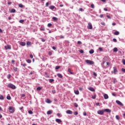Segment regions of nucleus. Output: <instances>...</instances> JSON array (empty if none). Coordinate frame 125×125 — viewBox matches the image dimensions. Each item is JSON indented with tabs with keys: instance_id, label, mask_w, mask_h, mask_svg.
I'll return each instance as SVG.
<instances>
[{
	"instance_id": "obj_49",
	"label": "nucleus",
	"mask_w": 125,
	"mask_h": 125,
	"mask_svg": "<svg viewBox=\"0 0 125 125\" xmlns=\"http://www.w3.org/2000/svg\"><path fill=\"white\" fill-rule=\"evenodd\" d=\"M116 119H117V120H120V118L119 117L118 115L116 116Z\"/></svg>"
},
{
	"instance_id": "obj_45",
	"label": "nucleus",
	"mask_w": 125,
	"mask_h": 125,
	"mask_svg": "<svg viewBox=\"0 0 125 125\" xmlns=\"http://www.w3.org/2000/svg\"><path fill=\"white\" fill-rule=\"evenodd\" d=\"M91 8H94V4H91Z\"/></svg>"
},
{
	"instance_id": "obj_41",
	"label": "nucleus",
	"mask_w": 125,
	"mask_h": 125,
	"mask_svg": "<svg viewBox=\"0 0 125 125\" xmlns=\"http://www.w3.org/2000/svg\"><path fill=\"white\" fill-rule=\"evenodd\" d=\"M21 97H25V96H26V95L24 94H22L21 95Z\"/></svg>"
},
{
	"instance_id": "obj_53",
	"label": "nucleus",
	"mask_w": 125,
	"mask_h": 125,
	"mask_svg": "<svg viewBox=\"0 0 125 125\" xmlns=\"http://www.w3.org/2000/svg\"><path fill=\"white\" fill-rule=\"evenodd\" d=\"M122 62H123V63L124 64V65H125V60H122Z\"/></svg>"
},
{
	"instance_id": "obj_30",
	"label": "nucleus",
	"mask_w": 125,
	"mask_h": 125,
	"mask_svg": "<svg viewBox=\"0 0 125 125\" xmlns=\"http://www.w3.org/2000/svg\"><path fill=\"white\" fill-rule=\"evenodd\" d=\"M19 7H21V8H23V6L22 4H19Z\"/></svg>"
},
{
	"instance_id": "obj_12",
	"label": "nucleus",
	"mask_w": 125,
	"mask_h": 125,
	"mask_svg": "<svg viewBox=\"0 0 125 125\" xmlns=\"http://www.w3.org/2000/svg\"><path fill=\"white\" fill-rule=\"evenodd\" d=\"M66 113V114H69L70 115H72V114H73V112L70 110H67Z\"/></svg>"
},
{
	"instance_id": "obj_54",
	"label": "nucleus",
	"mask_w": 125,
	"mask_h": 125,
	"mask_svg": "<svg viewBox=\"0 0 125 125\" xmlns=\"http://www.w3.org/2000/svg\"><path fill=\"white\" fill-rule=\"evenodd\" d=\"M99 49L100 51H102V50H103V49H102V48H101V47H99Z\"/></svg>"
},
{
	"instance_id": "obj_11",
	"label": "nucleus",
	"mask_w": 125,
	"mask_h": 125,
	"mask_svg": "<svg viewBox=\"0 0 125 125\" xmlns=\"http://www.w3.org/2000/svg\"><path fill=\"white\" fill-rule=\"evenodd\" d=\"M20 44L22 46H25V45H26V43L25 42H21L20 43Z\"/></svg>"
},
{
	"instance_id": "obj_32",
	"label": "nucleus",
	"mask_w": 125,
	"mask_h": 125,
	"mask_svg": "<svg viewBox=\"0 0 125 125\" xmlns=\"http://www.w3.org/2000/svg\"><path fill=\"white\" fill-rule=\"evenodd\" d=\"M49 83H53V82H54V79H49Z\"/></svg>"
},
{
	"instance_id": "obj_9",
	"label": "nucleus",
	"mask_w": 125,
	"mask_h": 125,
	"mask_svg": "<svg viewBox=\"0 0 125 125\" xmlns=\"http://www.w3.org/2000/svg\"><path fill=\"white\" fill-rule=\"evenodd\" d=\"M56 122L58 124H61V123H62V121L59 119H56Z\"/></svg>"
},
{
	"instance_id": "obj_31",
	"label": "nucleus",
	"mask_w": 125,
	"mask_h": 125,
	"mask_svg": "<svg viewBox=\"0 0 125 125\" xmlns=\"http://www.w3.org/2000/svg\"><path fill=\"white\" fill-rule=\"evenodd\" d=\"M26 45H27V46L30 45H31V42H26Z\"/></svg>"
},
{
	"instance_id": "obj_20",
	"label": "nucleus",
	"mask_w": 125,
	"mask_h": 125,
	"mask_svg": "<svg viewBox=\"0 0 125 125\" xmlns=\"http://www.w3.org/2000/svg\"><path fill=\"white\" fill-rule=\"evenodd\" d=\"M74 93H75V94H77L78 95L80 94V92L79 91V90H74Z\"/></svg>"
},
{
	"instance_id": "obj_23",
	"label": "nucleus",
	"mask_w": 125,
	"mask_h": 125,
	"mask_svg": "<svg viewBox=\"0 0 125 125\" xmlns=\"http://www.w3.org/2000/svg\"><path fill=\"white\" fill-rule=\"evenodd\" d=\"M44 74L45 78H49V75H48L47 72H45Z\"/></svg>"
},
{
	"instance_id": "obj_56",
	"label": "nucleus",
	"mask_w": 125,
	"mask_h": 125,
	"mask_svg": "<svg viewBox=\"0 0 125 125\" xmlns=\"http://www.w3.org/2000/svg\"><path fill=\"white\" fill-rule=\"evenodd\" d=\"M49 5V3L48 2L46 3V6H48Z\"/></svg>"
},
{
	"instance_id": "obj_60",
	"label": "nucleus",
	"mask_w": 125,
	"mask_h": 125,
	"mask_svg": "<svg viewBox=\"0 0 125 125\" xmlns=\"http://www.w3.org/2000/svg\"><path fill=\"white\" fill-rule=\"evenodd\" d=\"M41 31H44L45 30V29L44 28H41Z\"/></svg>"
},
{
	"instance_id": "obj_16",
	"label": "nucleus",
	"mask_w": 125,
	"mask_h": 125,
	"mask_svg": "<svg viewBox=\"0 0 125 125\" xmlns=\"http://www.w3.org/2000/svg\"><path fill=\"white\" fill-rule=\"evenodd\" d=\"M104 111V112H107V113H111V110L109 109H105Z\"/></svg>"
},
{
	"instance_id": "obj_63",
	"label": "nucleus",
	"mask_w": 125,
	"mask_h": 125,
	"mask_svg": "<svg viewBox=\"0 0 125 125\" xmlns=\"http://www.w3.org/2000/svg\"><path fill=\"white\" fill-rule=\"evenodd\" d=\"M57 116H58V117H60V116H61V114H60V113H57Z\"/></svg>"
},
{
	"instance_id": "obj_42",
	"label": "nucleus",
	"mask_w": 125,
	"mask_h": 125,
	"mask_svg": "<svg viewBox=\"0 0 125 125\" xmlns=\"http://www.w3.org/2000/svg\"><path fill=\"white\" fill-rule=\"evenodd\" d=\"M28 113L30 114H33V111L32 110H29Z\"/></svg>"
},
{
	"instance_id": "obj_29",
	"label": "nucleus",
	"mask_w": 125,
	"mask_h": 125,
	"mask_svg": "<svg viewBox=\"0 0 125 125\" xmlns=\"http://www.w3.org/2000/svg\"><path fill=\"white\" fill-rule=\"evenodd\" d=\"M6 98H7V99H8V100H11V97H10V96H7Z\"/></svg>"
},
{
	"instance_id": "obj_58",
	"label": "nucleus",
	"mask_w": 125,
	"mask_h": 125,
	"mask_svg": "<svg viewBox=\"0 0 125 125\" xmlns=\"http://www.w3.org/2000/svg\"><path fill=\"white\" fill-rule=\"evenodd\" d=\"M22 66H23V67H26V66H27V64H26V63H23V64H22Z\"/></svg>"
},
{
	"instance_id": "obj_8",
	"label": "nucleus",
	"mask_w": 125,
	"mask_h": 125,
	"mask_svg": "<svg viewBox=\"0 0 125 125\" xmlns=\"http://www.w3.org/2000/svg\"><path fill=\"white\" fill-rule=\"evenodd\" d=\"M118 72V69H117V67H113V73L115 75H116V73Z\"/></svg>"
},
{
	"instance_id": "obj_52",
	"label": "nucleus",
	"mask_w": 125,
	"mask_h": 125,
	"mask_svg": "<svg viewBox=\"0 0 125 125\" xmlns=\"http://www.w3.org/2000/svg\"><path fill=\"white\" fill-rule=\"evenodd\" d=\"M77 43H78V44H82V42H81V41H78V42H77Z\"/></svg>"
},
{
	"instance_id": "obj_35",
	"label": "nucleus",
	"mask_w": 125,
	"mask_h": 125,
	"mask_svg": "<svg viewBox=\"0 0 125 125\" xmlns=\"http://www.w3.org/2000/svg\"><path fill=\"white\" fill-rule=\"evenodd\" d=\"M56 70H58L59 69H60V66H56L55 67Z\"/></svg>"
},
{
	"instance_id": "obj_44",
	"label": "nucleus",
	"mask_w": 125,
	"mask_h": 125,
	"mask_svg": "<svg viewBox=\"0 0 125 125\" xmlns=\"http://www.w3.org/2000/svg\"><path fill=\"white\" fill-rule=\"evenodd\" d=\"M11 77V75L10 74H9L7 75V79H10Z\"/></svg>"
},
{
	"instance_id": "obj_36",
	"label": "nucleus",
	"mask_w": 125,
	"mask_h": 125,
	"mask_svg": "<svg viewBox=\"0 0 125 125\" xmlns=\"http://www.w3.org/2000/svg\"><path fill=\"white\" fill-rule=\"evenodd\" d=\"M74 106L75 107H76V108H78V104H77V103H74Z\"/></svg>"
},
{
	"instance_id": "obj_24",
	"label": "nucleus",
	"mask_w": 125,
	"mask_h": 125,
	"mask_svg": "<svg viewBox=\"0 0 125 125\" xmlns=\"http://www.w3.org/2000/svg\"><path fill=\"white\" fill-rule=\"evenodd\" d=\"M113 51H114V52H117V51H118V48H117V47L114 48Z\"/></svg>"
},
{
	"instance_id": "obj_28",
	"label": "nucleus",
	"mask_w": 125,
	"mask_h": 125,
	"mask_svg": "<svg viewBox=\"0 0 125 125\" xmlns=\"http://www.w3.org/2000/svg\"><path fill=\"white\" fill-rule=\"evenodd\" d=\"M92 99H95L96 98V95L95 94L94 95L92 96Z\"/></svg>"
},
{
	"instance_id": "obj_46",
	"label": "nucleus",
	"mask_w": 125,
	"mask_h": 125,
	"mask_svg": "<svg viewBox=\"0 0 125 125\" xmlns=\"http://www.w3.org/2000/svg\"><path fill=\"white\" fill-rule=\"evenodd\" d=\"M112 95H113V96H117V94H116L115 93H112Z\"/></svg>"
},
{
	"instance_id": "obj_48",
	"label": "nucleus",
	"mask_w": 125,
	"mask_h": 125,
	"mask_svg": "<svg viewBox=\"0 0 125 125\" xmlns=\"http://www.w3.org/2000/svg\"><path fill=\"white\" fill-rule=\"evenodd\" d=\"M113 41L114 42H117V39L114 38V39H113Z\"/></svg>"
},
{
	"instance_id": "obj_40",
	"label": "nucleus",
	"mask_w": 125,
	"mask_h": 125,
	"mask_svg": "<svg viewBox=\"0 0 125 125\" xmlns=\"http://www.w3.org/2000/svg\"><path fill=\"white\" fill-rule=\"evenodd\" d=\"M37 90H41L42 88L41 87H38L37 88Z\"/></svg>"
},
{
	"instance_id": "obj_7",
	"label": "nucleus",
	"mask_w": 125,
	"mask_h": 125,
	"mask_svg": "<svg viewBox=\"0 0 125 125\" xmlns=\"http://www.w3.org/2000/svg\"><path fill=\"white\" fill-rule=\"evenodd\" d=\"M5 49H6V50H7V49H11V46H10V45H9L5 46Z\"/></svg>"
},
{
	"instance_id": "obj_62",
	"label": "nucleus",
	"mask_w": 125,
	"mask_h": 125,
	"mask_svg": "<svg viewBox=\"0 0 125 125\" xmlns=\"http://www.w3.org/2000/svg\"><path fill=\"white\" fill-rule=\"evenodd\" d=\"M106 17H107L108 19H111V17H110L109 15H107Z\"/></svg>"
},
{
	"instance_id": "obj_61",
	"label": "nucleus",
	"mask_w": 125,
	"mask_h": 125,
	"mask_svg": "<svg viewBox=\"0 0 125 125\" xmlns=\"http://www.w3.org/2000/svg\"><path fill=\"white\" fill-rule=\"evenodd\" d=\"M30 57L31 58V59H32V58H33V57H34V56H33V55H30Z\"/></svg>"
},
{
	"instance_id": "obj_18",
	"label": "nucleus",
	"mask_w": 125,
	"mask_h": 125,
	"mask_svg": "<svg viewBox=\"0 0 125 125\" xmlns=\"http://www.w3.org/2000/svg\"><path fill=\"white\" fill-rule=\"evenodd\" d=\"M114 35H115V36H118L119 35H120V32L119 31H115L114 33Z\"/></svg>"
},
{
	"instance_id": "obj_10",
	"label": "nucleus",
	"mask_w": 125,
	"mask_h": 125,
	"mask_svg": "<svg viewBox=\"0 0 125 125\" xmlns=\"http://www.w3.org/2000/svg\"><path fill=\"white\" fill-rule=\"evenodd\" d=\"M89 90H90V91H93V92H94L95 91V89L93 88V87H90L88 88Z\"/></svg>"
},
{
	"instance_id": "obj_14",
	"label": "nucleus",
	"mask_w": 125,
	"mask_h": 125,
	"mask_svg": "<svg viewBox=\"0 0 125 125\" xmlns=\"http://www.w3.org/2000/svg\"><path fill=\"white\" fill-rule=\"evenodd\" d=\"M52 113H53V111H52V110H48L47 112V115H51V114H52Z\"/></svg>"
},
{
	"instance_id": "obj_6",
	"label": "nucleus",
	"mask_w": 125,
	"mask_h": 125,
	"mask_svg": "<svg viewBox=\"0 0 125 125\" xmlns=\"http://www.w3.org/2000/svg\"><path fill=\"white\" fill-rule=\"evenodd\" d=\"M116 103L118 105H120V106H124V104H123V103H122V102H120V101L117 100V101H116Z\"/></svg>"
},
{
	"instance_id": "obj_38",
	"label": "nucleus",
	"mask_w": 125,
	"mask_h": 125,
	"mask_svg": "<svg viewBox=\"0 0 125 125\" xmlns=\"http://www.w3.org/2000/svg\"><path fill=\"white\" fill-rule=\"evenodd\" d=\"M48 55H49V56H51V55H52V52H48Z\"/></svg>"
},
{
	"instance_id": "obj_21",
	"label": "nucleus",
	"mask_w": 125,
	"mask_h": 125,
	"mask_svg": "<svg viewBox=\"0 0 125 125\" xmlns=\"http://www.w3.org/2000/svg\"><path fill=\"white\" fill-rule=\"evenodd\" d=\"M50 9L53 10L54 8H55V6L54 5H51L49 7Z\"/></svg>"
},
{
	"instance_id": "obj_4",
	"label": "nucleus",
	"mask_w": 125,
	"mask_h": 125,
	"mask_svg": "<svg viewBox=\"0 0 125 125\" xmlns=\"http://www.w3.org/2000/svg\"><path fill=\"white\" fill-rule=\"evenodd\" d=\"M92 24H91V23L89 22L87 25V29H89V30H92Z\"/></svg>"
},
{
	"instance_id": "obj_39",
	"label": "nucleus",
	"mask_w": 125,
	"mask_h": 125,
	"mask_svg": "<svg viewBox=\"0 0 125 125\" xmlns=\"http://www.w3.org/2000/svg\"><path fill=\"white\" fill-rule=\"evenodd\" d=\"M20 23H24V20H21L19 21Z\"/></svg>"
},
{
	"instance_id": "obj_5",
	"label": "nucleus",
	"mask_w": 125,
	"mask_h": 125,
	"mask_svg": "<svg viewBox=\"0 0 125 125\" xmlns=\"http://www.w3.org/2000/svg\"><path fill=\"white\" fill-rule=\"evenodd\" d=\"M97 113L99 115H104V110H99V111H97Z\"/></svg>"
},
{
	"instance_id": "obj_59",
	"label": "nucleus",
	"mask_w": 125,
	"mask_h": 125,
	"mask_svg": "<svg viewBox=\"0 0 125 125\" xmlns=\"http://www.w3.org/2000/svg\"><path fill=\"white\" fill-rule=\"evenodd\" d=\"M80 53H83V50H81L80 51Z\"/></svg>"
},
{
	"instance_id": "obj_57",
	"label": "nucleus",
	"mask_w": 125,
	"mask_h": 125,
	"mask_svg": "<svg viewBox=\"0 0 125 125\" xmlns=\"http://www.w3.org/2000/svg\"><path fill=\"white\" fill-rule=\"evenodd\" d=\"M122 72H124V73H125V68H122Z\"/></svg>"
},
{
	"instance_id": "obj_26",
	"label": "nucleus",
	"mask_w": 125,
	"mask_h": 125,
	"mask_svg": "<svg viewBox=\"0 0 125 125\" xmlns=\"http://www.w3.org/2000/svg\"><path fill=\"white\" fill-rule=\"evenodd\" d=\"M53 20H54L55 21H57L58 20V19L55 17H53L52 18Z\"/></svg>"
},
{
	"instance_id": "obj_1",
	"label": "nucleus",
	"mask_w": 125,
	"mask_h": 125,
	"mask_svg": "<svg viewBox=\"0 0 125 125\" xmlns=\"http://www.w3.org/2000/svg\"><path fill=\"white\" fill-rule=\"evenodd\" d=\"M8 86L10 88H12V89H16V86L15 85H13V84L9 83L8 84Z\"/></svg>"
},
{
	"instance_id": "obj_19",
	"label": "nucleus",
	"mask_w": 125,
	"mask_h": 125,
	"mask_svg": "<svg viewBox=\"0 0 125 125\" xmlns=\"http://www.w3.org/2000/svg\"><path fill=\"white\" fill-rule=\"evenodd\" d=\"M68 73H70V74L71 75H74V73H73V72H72L71 71V69L68 68Z\"/></svg>"
},
{
	"instance_id": "obj_43",
	"label": "nucleus",
	"mask_w": 125,
	"mask_h": 125,
	"mask_svg": "<svg viewBox=\"0 0 125 125\" xmlns=\"http://www.w3.org/2000/svg\"><path fill=\"white\" fill-rule=\"evenodd\" d=\"M52 92L53 94H54L56 92V91H55V90H52Z\"/></svg>"
},
{
	"instance_id": "obj_33",
	"label": "nucleus",
	"mask_w": 125,
	"mask_h": 125,
	"mask_svg": "<svg viewBox=\"0 0 125 125\" xmlns=\"http://www.w3.org/2000/svg\"><path fill=\"white\" fill-rule=\"evenodd\" d=\"M13 69H14V70L15 71V72H17V71L18 70V68L17 67H14L13 68Z\"/></svg>"
},
{
	"instance_id": "obj_37",
	"label": "nucleus",
	"mask_w": 125,
	"mask_h": 125,
	"mask_svg": "<svg viewBox=\"0 0 125 125\" xmlns=\"http://www.w3.org/2000/svg\"><path fill=\"white\" fill-rule=\"evenodd\" d=\"M48 27H49V28H50V27H51V26H52V24L51 23H48L47 25Z\"/></svg>"
},
{
	"instance_id": "obj_47",
	"label": "nucleus",
	"mask_w": 125,
	"mask_h": 125,
	"mask_svg": "<svg viewBox=\"0 0 125 125\" xmlns=\"http://www.w3.org/2000/svg\"><path fill=\"white\" fill-rule=\"evenodd\" d=\"M93 75H94L95 77H97V74H96V73H95V72H94V73H93Z\"/></svg>"
},
{
	"instance_id": "obj_17",
	"label": "nucleus",
	"mask_w": 125,
	"mask_h": 125,
	"mask_svg": "<svg viewBox=\"0 0 125 125\" xmlns=\"http://www.w3.org/2000/svg\"><path fill=\"white\" fill-rule=\"evenodd\" d=\"M57 76L59 78H60V79H62V78H63V77L62 76V75L60 73L57 74Z\"/></svg>"
},
{
	"instance_id": "obj_2",
	"label": "nucleus",
	"mask_w": 125,
	"mask_h": 125,
	"mask_svg": "<svg viewBox=\"0 0 125 125\" xmlns=\"http://www.w3.org/2000/svg\"><path fill=\"white\" fill-rule=\"evenodd\" d=\"M85 62L87 64H90V65H93V64H94V62L93 61L88 60H86Z\"/></svg>"
},
{
	"instance_id": "obj_34",
	"label": "nucleus",
	"mask_w": 125,
	"mask_h": 125,
	"mask_svg": "<svg viewBox=\"0 0 125 125\" xmlns=\"http://www.w3.org/2000/svg\"><path fill=\"white\" fill-rule=\"evenodd\" d=\"M26 62H27V63H31L32 62V61H31V60H26Z\"/></svg>"
},
{
	"instance_id": "obj_27",
	"label": "nucleus",
	"mask_w": 125,
	"mask_h": 125,
	"mask_svg": "<svg viewBox=\"0 0 125 125\" xmlns=\"http://www.w3.org/2000/svg\"><path fill=\"white\" fill-rule=\"evenodd\" d=\"M3 99H4V98L3 97V96L0 95V100H3Z\"/></svg>"
},
{
	"instance_id": "obj_64",
	"label": "nucleus",
	"mask_w": 125,
	"mask_h": 125,
	"mask_svg": "<svg viewBox=\"0 0 125 125\" xmlns=\"http://www.w3.org/2000/svg\"><path fill=\"white\" fill-rule=\"evenodd\" d=\"M99 103H97L96 104V106H99Z\"/></svg>"
},
{
	"instance_id": "obj_15",
	"label": "nucleus",
	"mask_w": 125,
	"mask_h": 125,
	"mask_svg": "<svg viewBox=\"0 0 125 125\" xmlns=\"http://www.w3.org/2000/svg\"><path fill=\"white\" fill-rule=\"evenodd\" d=\"M10 12L11 13H15V12H16V10H15V9H12L11 11H10Z\"/></svg>"
},
{
	"instance_id": "obj_3",
	"label": "nucleus",
	"mask_w": 125,
	"mask_h": 125,
	"mask_svg": "<svg viewBox=\"0 0 125 125\" xmlns=\"http://www.w3.org/2000/svg\"><path fill=\"white\" fill-rule=\"evenodd\" d=\"M9 110L10 113H14V108H13V106H9Z\"/></svg>"
},
{
	"instance_id": "obj_13",
	"label": "nucleus",
	"mask_w": 125,
	"mask_h": 125,
	"mask_svg": "<svg viewBox=\"0 0 125 125\" xmlns=\"http://www.w3.org/2000/svg\"><path fill=\"white\" fill-rule=\"evenodd\" d=\"M104 99H108V98H109V96H108L107 94H104Z\"/></svg>"
},
{
	"instance_id": "obj_50",
	"label": "nucleus",
	"mask_w": 125,
	"mask_h": 125,
	"mask_svg": "<svg viewBox=\"0 0 125 125\" xmlns=\"http://www.w3.org/2000/svg\"><path fill=\"white\" fill-rule=\"evenodd\" d=\"M83 116H86V112L84 111L83 112Z\"/></svg>"
},
{
	"instance_id": "obj_22",
	"label": "nucleus",
	"mask_w": 125,
	"mask_h": 125,
	"mask_svg": "<svg viewBox=\"0 0 125 125\" xmlns=\"http://www.w3.org/2000/svg\"><path fill=\"white\" fill-rule=\"evenodd\" d=\"M90 54H93V53H94V50L93 49H91L89 51Z\"/></svg>"
},
{
	"instance_id": "obj_51",
	"label": "nucleus",
	"mask_w": 125,
	"mask_h": 125,
	"mask_svg": "<svg viewBox=\"0 0 125 125\" xmlns=\"http://www.w3.org/2000/svg\"><path fill=\"white\" fill-rule=\"evenodd\" d=\"M101 25H103V26H105V22H101Z\"/></svg>"
},
{
	"instance_id": "obj_55",
	"label": "nucleus",
	"mask_w": 125,
	"mask_h": 125,
	"mask_svg": "<svg viewBox=\"0 0 125 125\" xmlns=\"http://www.w3.org/2000/svg\"><path fill=\"white\" fill-rule=\"evenodd\" d=\"M78 113L77 111H75V112H74V115H78Z\"/></svg>"
},
{
	"instance_id": "obj_25",
	"label": "nucleus",
	"mask_w": 125,
	"mask_h": 125,
	"mask_svg": "<svg viewBox=\"0 0 125 125\" xmlns=\"http://www.w3.org/2000/svg\"><path fill=\"white\" fill-rule=\"evenodd\" d=\"M46 102L47 103H51V101H50V100H49V99H47V100H46Z\"/></svg>"
}]
</instances>
